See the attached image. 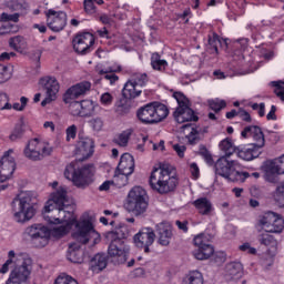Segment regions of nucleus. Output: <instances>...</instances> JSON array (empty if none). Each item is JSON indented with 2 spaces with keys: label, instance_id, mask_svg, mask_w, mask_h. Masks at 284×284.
Masks as SVG:
<instances>
[{
  "label": "nucleus",
  "instance_id": "nucleus-56",
  "mask_svg": "<svg viewBox=\"0 0 284 284\" xmlns=\"http://www.w3.org/2000/svg\"><path fill=\"white\" fill-rule=\"evenodd\" d=\"M83 6L87 14H94L97 12V6L92 2V0H84Z\"/></svg>",
  "mask_w": 284,
  "mask_h": 284
},
{
  "label": "nucleus",
  "instance_id": "nucleus-33",
  "mask_svg": "<svg viewBox=\"0 0 284 284\" xmlns=\"http://www.w3.org/2000/svg\"><path fill=\"white\" fill-rule=\"evenodd\" d=\"M131 110H132V105L126 99L120 100L115 104V113L119 116H125L126 114H130Z\"/></svg>",
  "mask_w": 284,
  "mask_h": 284
},
{
  "label": "nucleus",
  "instance_id": "nucleus-46",
  "mask_svg": "<svg viewBox=\"0 0 284 284\" xmlns=\"http://www.w3.org/2000/svg\"><path fill=\"white\" fill-rule=\"evenodd\" d=\"M209 45L210 49L215 52V54H219V45H221V40L219 39V36L216 33L209 36Z\"/></svg>",
  "mask_w": 284,
  "mask_h": 284
},
{
  "label": "nucleus",
  "instance_id": "nucleus-61",
  "mask_svg": "<svg viewBox=\"0 0 284 284\" xmlns=\"http://www.w3.org/2000/svg\"><path fill=\"white\" fill-rule=\"evenodd\" d=\"M239 116L242 119V121H246V123H250L252 121V116L247 111L240 110Z\"/></svg>",
  "mask_w": 284,
  "mask_h": 284
},
{
  "label": "nucleus",
  "instance_id": "nucleus-11",
  "mask_svg": "<svg viewBox=\"0 0 284 284\" xmlns=\"http://www.w3.org/2000/svg\"><path fill=\"white\" fill-rule=\"evenodd\" d=\"M52 145L48 142L40 141L34 138L28 141L23 154L29 161H43L45 156H50L53 152Z\"/></svg>",
  "mask_w": 284,
  "mask_h": 284
},
{
  "label": "nucleus",
  "instance_id": "nucleus-34",
  "mask_svg": "<svg viewBox=\"0 0 284 284\" xmlns=\"http://www.w3.org/2000/svg\"><path fill=\"white\" fill-rule=\"evenodd\" d=\"M184 284H203V274L199 271L189 272L183 281Z\"/></svg>",
  "mask_w": 284,
  "mask_h": 284
},
{
  "label": "nucleus",
  "instance_id": "nucleus-18",
  "mask_svg": "<svg viewBox=\"0 0 284 284\" xmlns=\"http://www.w3.org/2000/svg\"><path fill=\"white\" fill-rule=\"evenodd\" d=\"M156 234L152 227H143L134 235L133 241L139 250H143L145 254H150V247L154 245Z\"/></svg>",
  "mask_w": 284,
  "mask_h": 284
},
{
  "label": "nucleus",
  "instance_id": "nucleus-57",
  "mask_svg": "<svg viewBox=\"0 0 284 284\" xmlns=\"http://www.w3.org/2000/svg\"><path fill=\"white\" fill-rule=\"evenodd\" d=\"M100 101L102 105H112V101H114V98L110 93H103L100 98Z\"/></svg>",
  "mask_w": 284,
  "mask_h": 284
},
{
  "label": "nucleus",
  "instance_id": "nucleus-42",
  "mask_svg": "<svg viewBox=\"0 0 284 284\" xmlns=\"http://www.w3.org/2000/svg\"><path fill=\"white\" fill-rule=\"evenodd\" d=\"M8 8L13 12H24V10H28V3L19 2L18 0H12L8 3Z\"/></svg>",
  "mask_w": 284,
  "mask_h": 284
},
{
  "label": "nucleus",
  "instance_id": "nucleus-25",
  "mask_svg": "<svg viewBox=\"0 0 284 284\" xmlns=\"http://www.w3.org/2000/svg\"><path fill=\"white\" fill-rule=\"evenodd\" d=\"M263 171L265 173L266 181H268L270 183H274L276 181L274 174H283L281 173L278 160H268L264 162Z\"/></svg>",
  "mask_w": 284,
  "mask_h": 284
},
{
  "label": "nucleus",
  "instance_id": "nucleus-44",
  "mask_svg": "<svg viewBox=\"0 0 284 284\" xmlns=\"http://www.w3.org/2000/svg\"><path fill=\"white\" fill-rule=\"evenodd\" d=\"M113 142L120 148H126L128 143L130 142V133L122 132L120 135H118V138L113 140Z\"/></svg>",
  "mask_w": 284,
  "mask_h": 284
},
{
  "label": "nucleus",
  "instance_id": "nucleus-28",
  "mask_svg": "<svg viewBox=\"0 0 284 284\" xmlns=\"http://www.w3.org/2000/svg\"><path fill=\"white\" fill-rule=\"evenodd\" d=\"M141 92H143L141 87L130 80L124 84L122 95L124 99H136V97H141Z\"/></svg>",
  "mask_w": 284,
  "mask_h": 284
},
{
  "label": "nucleus",
  "instance_id": "nucleus-15",
  "mask_svg": "<svg viewBox=\"0 0 284 284\" xmlns=\"http://www.w3.org/2000/svg\"><path fill=\"white\" fill-rule=\"evenodd\" d=\"M134 173V156L130 153H123L116 168L115 181L120 185H128V178Z\"/></svg>",
  "mask_w": 284,
  "mask_h": 284
},
{
  "label": "nucleus",
  "instance_id": "nucleus-16",
  "mask_svg": "<svg viewBox=\"0 0 284 284\" xmlns=\"http://www.w3.org/2000/svg\"><path fill=\"white\" fill-rule=\"evenodd\" d=\"M193 243L195 247H197L195 251H193V256L197 261H207V258L214 254V246L210 244V240L207 236H205V234L201 233L196 235Z\"/></svg>",
  "mask_w": 284,
  "mask_h": 284
},
{
  "label": "nucleus",
  "instance_id": "nucleus-5",
  "mask_svg": "<svg viewBox=\"0 0 284 284\" xmlns=\"http://www.w3.org/2000/svg\"><path fill=\"white\" fill-rule=\"evenodd\" d=\"M37 203V193L32 191H21L12 201L13 219L17 223L30 221L37 213L34 204Z\"/></svg>",
  "mask_w": 284,
  "mask_h": 284
},
{
  "label": "nucleus",
  "instance_id": "nucleus-23",
  "mask_svg": "<svg viewBox=\"0 0 284 284\" xmlns=\"http://www.w3.org/2000/svg\"><path fill=\"white\" fill-rule=\"evenodd\" d=\"M155 232L159 236V244L168 247V245H170V242L172 241V236H174V234L172 233V224L168 222H161L156 224Z\"/></svg>",
  "mask_w": 284,
  "mask_h": 284
},
{
  "label": "nucleus",
  "instance_id": "nucleus-37",
  "mask_svg": "<svg viewBox=\"0 0 284 284\" xmlns=\"http://www.w3.org/2000/svg\"><path fill=\"white\" fill-rule=\"evenodd\" d=\"M10 48H13L17 52H21L26 48V39L21 36L13 37L9 40Z\"/></svg>",
  "mask_w": 284,
  "mask_h": 284
},
{
  "label": "nucleus",
  "instance_id": "nucleus-43",
  "mask_svg": "<svg viewBox=\"0 0 284 284\" xmlns=\"http://www.w3.org/2000/svg\"><path fill=\"white\" fill-rule=\"evenodd\" d=\"M209 106L213 110V112H221L223 108L227 106V103L225 100L215 99L209 101Z\"/></svg>",
  "mask_w": 284,
  "mask_h": 284
},
{
  "label": "nucleus",
  "instance_id": "nucleus-30",
  "mask_svg": "<svg viewBox=\"0 0 284 284\" xmlns=\"http://www.w3.org/2000/svg\"><path fill=\"white\" fill-rule=\"evenodd\" d=\"M193 205L204 216L212 214V210H214V207L212 206V202H210V200H207V197H200V199L195 200L193 202Z\"/></svg>",
  "mask_w": 284,
  "mask_h": 284
},
{
  "label": "nucleus",
  "instance_id": "nucleus-45",
  "mask_svg": "<svg viewBox=\"0 0 284 284\" xmlns=\"http://www.w3.org/2000/svg\"><path fill=\"white\" fill-rule=\"evenodd\" d=\"M89 125L94 132H101L104 125L103 118H92L91 120H89Z\"/></svg>",
  "mask_w": 284,
  "mask_h": 284
},
{
  "label": "nucleus",
  "instance_id": "nucleus-3",
  "mask_svg": "<svg viewBox=\"0 0 284 284\" xmlns=\"http://www.w3.org/2000/svg\"><path fill=\"white\" fill-rule=\"evenodd\" d=\"M149 183L158 194H170V192L176 190L179 176H176V171L172 165L160 164L151 172Z\"/></svg>",
  "mask_w": 284,
  "mask_h": 284
},
{
  "label": "nucleus",
  "instance_id": "nucleus-21",
  "mask_svg": "<svg viewBox=\"0 0 284 284\" xmlns=\"http://www.w3.org/2000/svg\"><path fill=\"white\" fill-rule=\"evenodd\" d=\"M94 154V140L88 136H79L75 148L77 161H87Z\"/></svg>",
  "mask_w": 284,
  "mask_h": 284
},
{
  "label": "nucleus",
  "instance_id": "nucleus-26",
  "mask_svg": "<svg viewBox=\"0 0 284 284\" xmlns=\"http://www.w3.org/2000/svg\"><path fill=\"white\" fill-rule=\"evenodd\" d=\"M225 276L227 281H236L243 276V264L231 262L225 266Z\"/></svg>",
  "mask_w": 284,
  "mask_h": 284
},
{
  "label": "nucleus",
  "instance_id": "nucleus-9",
  "mask_svg": "<svg viewBox=\"0 0 284 284\" xmlns=\"http://www.w3.org/2000/svg\"><path fill=\"white\" fill-rule=\"evenodd\" d=\"M148 192L141 186H134L130 190L125 209L128 212H132L134 216H143L144 212H148Z\"/></svg>",
  "mask_w": 284,
  "mask_h": 284
},
{
  "label": "nucleus",
  "instance_id": "nucleus-55",
  "mask_svg": "<svg viewBox=\"0 0 284 284\" xmlns=\"http://www.w3.org/2000/svg\"><path fill=\"white\" fill-rule=\"evenodd\" d=\"M78 130H79V129L77 128L75 124H72V125H70V126L67 128L65 134H67V141H68V143H70L71 140L77 139V132H78Z\"/></svg>",
  "mask_w": 284,
  "mask_h": 284
},
{
  "label": "nucleus",
  "instance_id": "nucleus-47",
  "mask_svg": "<svg viewBox=\"0 0 284 284\" xmlns=\"http://www.w3.org/2000/svg\"><path fill=\"white\" fill-rule=\"evenodd\" d=\"M272 85L274 89V93L281 101H284V82L283 81H273Z\"/></svg>",
  "mask_w": 284,
  "mask_h": 284
},
{
  "label": "nucleus",
  "instance_id": "nucleus-41",
  "mask_svg": "<svg viewBox=\"0 0 284 284\" xmlns=\"http://www.w3.org/2000/svg\"><path fill=\"white\" fill-rule=\"evenodd\" d=\"M274 199L281 207H284V181L276 186Z\"/></svg>",
  "mask_w": 284,
  "mask_h": 284
},
{
  "label": "nucleus",
  "instance_id": "nucleus-39",
  "mask_svg": "<svg viewBox=\"0 0 284 284\" xmlns=\"http://www.w3.org/2000/svg\"><path fill=\"white\" fill-rule=\"evenodd\" d=\"M14 32H17V27L14 24L0 20V37H3V34H12Z\"/></svg>",
  "mask_w": 284,
  "mask_h": 284
},
{
  "label": "nucleus",
  "instance_id": "nucleus-20",
  "mask_svg": "<svg viewBox=\"0 0 284 284\" xmlns=\"http://www.w3.org/2000/svg\"><path fill=\"white\" fill-rule=\"evenodd\" d=\"M47 26L52 32H61L68 26V14L63 11H47Z\"/></svg>",
  "mask_w": 284,
  "mask_h": 284
},
{
  "label": "nucleus",
  "instance_id": "nucleus-6",
  "mask_svg": "<svg viewBox=\"0 0 284 284\" xmlns=\"http://www.w3.org/2000/svg\"><path fill=\"white\" fill-rule=\"evenodd\" d=\"M237 168H241L239 161L230 160L227 156H221L214 163V172L217 176H222L232 183H245L250 176V172L236 171Z\"/></svg>",
  "mask_w": 284,
  "mask_h": 284
},
{
  "label": "nucleus",
  "instance_id": "nucleus-29",
  "mask_svg": "<svg viewBox=\"0 0 284 284\" xmlns=\"http://www.w3.org/2000/svg\"><path fill=\"white\" fill-rule=\"evenodd\" d=\"M67 257L71 263H83V252L81 251V244H70Z\"/></svg>",
  "mask_w": 284,
  "mask_h": 284
},
{
  "label": "nucleus",
  "instance_id": "nucleus-48",
  "mask_svg": "<svg viewBox=\"0 0 284 284\" xmlns=\"http://www.w3.org/2000/svg\"><path fill=\"white\" fill-rule=\"evenodd\" d=\"M11 77L10 69L7 65L0 64V83L10 81Z\"/></svg>",
  "mask_w": 284,
  "mask_h": 284
},
{
  "label": "nucleus",
  "instance_id": "nucleus-8",
  "mask_svg": "<svg viewBox=\"0 0 284 284\" xmlns=\"http://www.w3.org/2000/svg\"><path fill=\"white\" fill-rule=\"evenodd\" d=\"M64 176L69 181H72L73 185L77 187H88L94 176V165L87 164L77 169L74 163L68 164L64 170Z\"/></svg>",
  "mask_w": 284,
  "mask_h": 284
},
{
  "label": "nucleus",
  "instance_id": "nucleus-50",
  "mask_svg": "<svg viewBox=\"0 0 284 284\" xmlns=\"http://www.w3.org/2000/svg\"><path fill=\"white\" fill-rule=\"evenodd\" d=\"M54 284H79V282L70 275H60L55 278Z\"/></svg>",
  "mask_w": 284,
  "mask_h": 284
},
{
  "label": "nucleus",
  "instance_id": "nucleus-52",
  "mask_svg": "<svg viewBox=\"0 0 284 284\" xmlns=\"http://www.w3.org/2000/svg\"><path fill=\"white\" fill-rule=\"evenodd\" d=\"M133 83H135V85H139L140 88H143V85H145V83H148V74L135 73L133 75Z\"/></svg>",
  "mask_w": 284,
  "mask_h": 284
},
{
  "label": "nucleus",
  "instance_id": "nucleus-1",
  "mask_svg": "<svg viewBox=\"0 0 284 284\" xmlns=\"http://www.w3.org/2000/svg\"><path fill=\"white\" fill-rule=\"evenodd\" d=\"M44 219L53 225H59V223L74 225L72 236L74 241L82 245L90 243V241H93V243L101 241V235L94 230V225L89 219L74 220L72 206L68 204V190L63 186L53 192L48 200L44 206Z\"/></svg>",
  "mask_w": 284,
  "mask_h": 284
},
{
  "label": "nucleus",
  "instance_id": "nucleus-64",
  "mask_svg": "<svg viewBox=\"0 0 284 284\" xmlns=\"http://www.w3.org/2000/svg\"><path fill=\"white\" fill-rule=\"evenodd\" d=\"M175 225H178L179 230H181L182 232L186 233L187 232V221H176Z\"/></svg>",
  "mask_w": 284,
  "mask_h": 284
},
{
  "label": "nucleus",
  "instance_id": "nucleus-7",
  "mask_svg": "<svg viewBox=\"0 0 284 284\" xmlns=\"http://www.w3.org/2000/svg\"><path fill=\"white\" fill-rule=\"evenodd\" d=\"M170 114L168 105L161 102H150L136 111V116L144 125H154L165 121Z\"/></svg>",
  "mask_w": 284,
  "mask_h": 284
},
{
  "label": "nucleus",
  "instance_id": "nucleus-62",
  "mask_svg": "<svg viewBox=\"0 0 284 284\" xmlns=\"http://www.w3.org/2000/svg\"><path fill=\"white\" fill-rule=\"evenodd\" d=\"M267 121H276V105L271 106V111L266 115Z\"/></svg>",
  "mask_w": 284,
  "mask_h": 284
},
{
  "label": "nucleus",
  "instance_id": "nucleus-10",
  "mask_svg": "<svg viewBox=\"0 0 284 284\" xmlns=\"http://www.w3.org/2000/svg\"><path fill=\"white\" fill-rule=\"evenodd\" d=\"M174 99L178 101V108L173 112V118L176 123H190L199 121V115L192 110L190 100L181 92L173 93Z\"/></svg>",
  "mask_w": 284,
  "mask_h": 284
},
{
  "label": "nucleus",
  "instance_id": "nucleus-51",
  "mask_svg": "<svg viewBox=\"0 0 284 284\" xmlns=\"http://www.w3.org/2000/svg\"><path fill=\"white\" fill-rule=\"evenodd\" d=\"M258 241L261 245H265V247H268V245H272L274 243V236L270 235V232L262 233L258 236Z\"/></svg>",
  "mask_w": 284,
  "mask_h": 284
},
{
  "label": "nucleus",
  "instance_id": "nucleus-49",
  "mask_svg": "<svg viewBox=\"0 0 284 284\" xmlns=\"http://www.w3.org/2000/svg\"><path fill=\"white\" fill-rule=\"evenodd\" d=\"M69 111L72 116H81V102L70 100Z\"/></svg>",
  "mask_w": 284,
  "mask_h": 284
},
{
  "label": "nucleus",
  "instance_id": "nucleus-14",
  "mask_svg": "<svg viewBox=\"0 0 284 284\" xmlns=\"http://www.w3.org/2000/svg\"><path fill=\"white\" fill-rule=\"evenodd\" d=\"M110 236L109 256H111V258H118L119 263H125V261H128V252H130V248L125 245V241L119 237V232H113Z\"/></svg>",
  "mask_w": 284,
  "mask_h": 284
},
{
  "label": "nucleus",
  "instance_id": "nucleus-32",
  "mask_svg": "<svg viewBox=\"0 0 284 284\" xmlns=\"http://www.w3.org/2000/svg\"><path fill=\"white\" fill-rule=\"evenodd\" d=\"M219 148L222 152H224V156L226 158L232 156V154L239 150L236 146H234V143L229 138L222 140L219 144Z\"/></svg>",
  "mask_w": 284,
  "mask_h": 284
},
{
  "label": "nucleus",
  "instance_id": "nucleus-59",
  "mask_svg": "<svg viewBox=\"0 0 284 284\" xmlns=\"http://www.w3.org/2000/svg\"><path fill=\"white\" fill-rule=\"evenodd\" d=\"M173 150H175V152H176L178 156H180V159H183V156H185V145L174 144Z\"/></svg>",
  "mask_w": 284,
  "mask_h": 284
},
{
  "label": "nucleus",
  "instance_id": "nucleus-63",
  "mask_svg": "<svg viewBox=\"0 0 284 284\" xmlns=\"http://www.w3.org/2000/svg\"><path fill=\"white\" fill-rule=\"evenodd\" d=\"M11 57H17L16 52H3L0 54V61H10Z\"/></svg>",
  "mask_w": 284,
  "mask_h": 284
},
{
  "label": "nucleus",
  "instance_id": "nucleus-54",
  "mask_svg": "<svg viewBox=\"0 0 284 284\" xmlns=\"http://www.w3.org/2000/svg\"><path fill=\"white\" fill-rule=\"evenodd\" d=\"M186 139L190 145H196V143L201 141V138L199 136V131L194 128L191 129V132L189 133V135H186Z\"/></svg>",
  "mask_w": 284,
  "mask_h": 284
},
{
  "label": "nucleus",
  "instance_id": "nucleus-38",
  "mask_svg": "<svg viewBox=\"0 0 284 284\" xmlns=\"http://www.w3.org/2000/svg\"><path fill=\"white\" fill-rule=\"evenodd\" d=\"M92 263L94 267H97L101 272L102 270H105L108 267V257L104 254H97L92 258Z\"/></svg>",
  "mask_w": 284,
  "mask_h": 284
},
{
  "label": "nucleus",
  "instance_id": "nucleus-24",
  "mask_svg": "<svg viewBox=\"0 0 284 284\" xmlns=\"http://www.w3.org/2000/svg\"><path fill=\"white\" fill-rule=\"evenodd\" d=\"M39 84L43 90H45L47 97H53L57 99V94H59V81L54 77H44L41 78Z\"/></svg>",
  "mask_w": 284,
  "mask_h": 284
},
{
  "label": "nucleus",
  "instance_id": "nucleus-36",
  "mask_svg": "<svg viewBox=\"0 0 284 284\" xmlns=\"http://www.w3.org/2000/svg\"><path fill=\"white\" fill-rule=\"evenodd\" d=\"M151 65L153 70H159V72H163L165 68H168V61L161 60L158 53L153 54L151 58Z\"/></svg>",
  "mask_w": 284,
  "mask_h": 284
},
{
  "label": "nucleus",
  "instance_id": "nucleus-35",
  "mask_svg": "<svg viewBox=\"0 0 284 284\" xmlns=\"http://www.w3.org/2000/svg\"><path fill=\"white\" fill-rule=\"evenodd\" d=\"M81 116H92L94 114V103L90 100L80 102Z\"/></svg>",
  "mask_w": 284,
  "mask_h": 284
},
{
  "label": "nucleus",
  "instance_id": "nucleus-12",
  "mask_svg": "<svg viewBox=\"0 0 284 284\" xmlns=\"http://www.w3.org/2000/svg\"><path fill=\"white\" fill-rule=\"evenodd\" d=\"M258 227L264 232H271L272 234H281L284 230V220L281 215L268 211L260 215L257 221Z\"/></svg>",
  "mask_w": 284,
  "mask_h": 284
},
{
  "label": "nucleus",
  "instance_id": "nucleus-27",
  "mask_svg": "<svg viewBox=\"0 0 284 284\" xmlns=\"http://www.w3.org/2000/svg\"><path fill=\"white\" fill-rule=\"evenodd\" d=\"M27 130H28V124H26V119L20 118L18 123H16L13 130L11 131V134L9 135V140L12 141V143L17 141H21Z\"/></svg>",
  "mask_w": 284,
  "mask_h": 284
},
{
  "label": "nucleus",
  "instance_id": "nucleus-60",
  "mask_svg": "<svg viewBox=\"0 0 284 284\" xmlns=\"http://www.w3.org/2000/svg\"><path fill=\"white\" fill-rule=\"evenodd\" d=\"M190 172H191L193 179H199L200 170H199V165L196 163H191Z\"/></svg>",
  "mask_w": 284,
  "mask_h": 284
},
{
  "label": "nucleus",
  "instance_id": "nucleus-53",
  "mask_svg": "<svg viewBox=\"0 0 284 284\" xmlns=\"http://www.w3.org/2000/svg\"><path fill=\"white\" fill-rule=\"evenodd\" d=\"M0 110H12L10 97H8L7 93H0Z\"/></svg>",
  "mask_w": 284,
  "mask_h": 284
},
{
  "label": "nucleus",
  "instance_id": "nucleus-19",
  "mask_svg": "<svg viewBox=\"0 0 284 284\" xmlns=\"http://www.w3.org/2000/svg\"><path fill=\"white\" fill-rule=\"evenodd\" d=\"M73 50L78 54H90L94 45V36L90 32L78 33L73 40Z\"/></svg>",
  "mask_w": 284,
  "mask_h": 284
},
{
  "label": "nucleus",
  "instance_id": "nucleus-31",
  "mask_svg": "<svg viewBox=\"0 0 284 284\" xmlns=\"http://www.w3.org/2000/svg\"><path fill=\"white\" fill-rule=\"evenodd\" d=\"M98 73L100 74V81H103V79L108 82H110L111 85H114L116 81H119V75L114 74V70L112 68L109 69H100L98 70Z\"/></svg>",
  "mask_w": 284,
  "mask_h": 284
},
{
  "label": "nucleus",
  "instance_id": "nucleus-58",
  "mask_svg": "<svg viewBox=\"0 0 284 284\" xmlns=\"http://www.w3.org/2000/svg\"><path fill=\"white\" fill-rule=\"evenodd\" d=\"M69 230H70V227H68L65 225H60V226L53 229V232H54L55 236H65V234H68Z\"/></svg>",
  "mask_w": 284,
  "mask_h": 284
},
{
  "label": "nucleus",
  "instance_id": "nucleus-40",
  "mask_svg": "<svg viewBox=\"0 0 284 284\" xmlns=\"http://www.w3.org/2000/svg\"><path fill=\"white\" fill-rule=\"evenodd\" d=\"M202 159H204L205 163L207 165H214V158L212 156V153L205 148L204 145H200V150L197 152Z\"/></svg>",
  "mask_w": 284,
  "mask_h": 284
},
{
  "label": "nucleus",
  "instance_id": "nucleus-4",
  "mask_svg": "<svg viewBox=\"0 0 284 284\" xmlns=\"http://www.w3.org/2000/svg\"><path fill=\"white\" fill-rule=\"evenodd\" d=\"M241 134L243 139H250L251 136L255 143L244 149H237L239 159H242V161H254V159H258L261 156V149L265 148V135L261 128L256 125L246 126Z\"/></svg>",
  "mask_w": 284,
  "mask_h": 284
},
{
  "label": "nucleus",
  "instance_id": "nucleus-17",
  "mask_svg": "<svg viewBox=\"0 0 284 284\" xmlns=\"http://www.w3.org/2000/svg\"><path fill=\"white\" fill-rule=\"evenodd\" d=\"M13 149L6 151L0 160V178L6 182L12 179L14 171L17 170V161L14 160Z\"/></svg>",
  "mask_w": 284,
  "mask_h": 284
},
{
  "label": "nucleus",
  "instance_id": "nucleus-13",
  "mask_svg": "<svg viewBox=\"0 0 284 284\" xmlns=\"http://www.w3.org/2000/svg\"><path fill=\"white\" fill-rule=\"evenodd\" d=\"M24 234L29 236L34 247H45L50 243V229L43 224H32L28 226Z\"/></svg>",
  "mask_w": 284,
  "mask_h": 284
},
{
  "label": "nucleus",
  "instance_id": "nucleus-22",
  "mask_svg": "<svg viewBox=\"0 0 284 284\" xmlns=\"http://www.w3.org/2000/svg\"><path fill=\"white\" fill-rule=\"evenodd\" d=\"M91 88H92V83H90L89 81H83V82L77 83L75 85H72L65 91L63 95L64 103H70V101H74V99H80V97H85V94L90 92Z\"/></svg>",
  "mask_w": 284,
  "mask_h": 284
},
{
  "label": "nucleus",
  "instance_id": "nucleus-2",
  "mask_svg": "<svg viewBox=\"0 0 284 284\" xmlns=\"http://www.w3.org/2000/svg\"><path fill=\"white\" fill-rule=\"evenodd\" d=\"M9 258L0 268V274H9L6 284H28L32 274V257L26 253L16 254L14 251H9Z\"/></svg>",
  "mask_w": 284,
  "mask_h": 284
}]
</instances>
